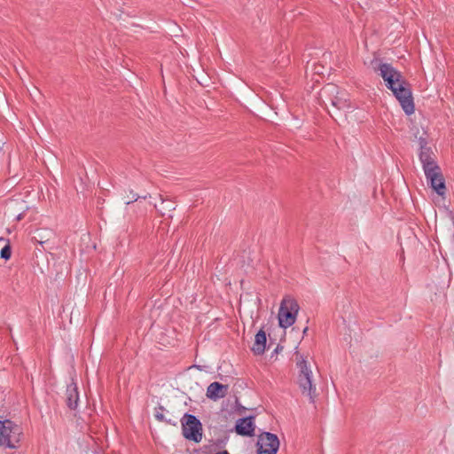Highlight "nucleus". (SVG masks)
Listing matches in <instances>:
<instances>
[{
    "label": "nucleus",
    "mask_w": 454,
    "mask_h": 454,
    "mask_svg": "<svg viewBox=\"0 0 454 454\" xmlns=\"http://www.w3.org/2000/svg\"><path fill=\"white\" fill-rule=\"evenodd\" d=\"M375 72L382 77L386 86L390 90L399 101L403 112L411 115L415 111L412 92L410 83L402 74L388 63H381L379 59L372 61Z\"/></svg>",
    "instance_id": "nucleus-1"
},
{
    "label": "nucleus",
    "mask_w": 454,
    "mask_h": 454,
    "mask_svg": "<svg viewBox=\"0 0 454 454\" xmlns=\"http://www.w3.org/2000/svg\"><path fill=\"white\" fill-rule=\"evenodd\" d=\"M419 158L422 164L425 176L431 188L439 195H443L446 192L444 178L441 168L435 160V154L432 148L428 146L426 137L419 138Z\"/></svg>",
    "instance_id": "nucleus-2"
},
{
    "label": "nucleus",
    "mask_w": 454,
    "mask_h": 454,
    "mask_svg": "<svg viewBox=\"0 0 454 454\" xmlns=\"http://www.w3.org/2000/svg\"><path fill=\"white\" fill-rule=\"evenodd\" d=\"M296 366L299 370L297 375V383L301 390L302 395L309 397L314 403L316 397V385L313 383V372L308 361L300 355L295 353Z\"/></svg>",
    "instance_id": "nucleus-3"
},
{
    "label": "nucleus",
    "mask_w": 454,
    "mask_h": 454,
    "mask_svg": "<svg viewBox=\"0 0 454 454\" xmlns=\"http://www.w3.org/2000/svg\"><path fill=\"white\" fill-rule=\"evenodd\" d=\"M23 435L20 425L10 420H2V447L4 449H18Z\"/></svg>",
    "instance_id": "nucleus-4"
},
{
    "label": "nucleus",
    "mask_w": 454,
    "mask_h": 454,
    "mask_svg": "<svg viewBox=\"0 0 454 454\" xmlns=\"http://www.w3.org/2000/svg\"><path fill=\"white\" fill-rule=\"evenodd\" d=\"M299 309L296 300L289 296L285 297L281 301L278 311L279 326L286 329L293 325L296 320Z\"/></svg>",
    "instance_id": "nucleus-5"
},
{
    "label": "nucleus",
    "mask_w": 454,
    "mask_h": 454,
    "mask_svg": "<svg viewBox=\"0 0 454 454\" xmlns=\"http://www.w3.org/2000/svg\"><path fill=\"white\" fill-rule=\"evenodd\" d=\"M181 422L184 438L200 442L202 439V425L200 421L194 415L185 413Z\"/></svg>",
    "instance_id": "nucleus-6"
},
{
    "label": "nucleus",
    "mask_w": 454,
    "mask_h": 454,
    "mask_svg": "<svg viewBox=\"0 0 454 454\" xmlns=\"http://www.w3.org/2000/svg\"><path fill=\"white\" fill-rule=\"evenodd\" d=\"M258 454H276L279 448L278 436L270 432H264L259 435Z\"/></svg>",
    "instance_id": "nucleus-7"
},
{
    "label": "nucleus",
    "mask_w": 454,
    "mask_h": 454,
    "mask_svg": "<svg viewBox=\"0 0 454 454\" xmlns=\"http://www.w3.org/2000/svg\"><path fill=\"white\" fill-rule=\"evenodd\" d=\"M229 386L215 381L208 385L206 395L208 399L217 401L227 395Z\"/></svg>",
    "instance_id": "nucleus-8"
},
{
    "label": "nucleus",
    "mask_w": 454,
    "mask_h": 454,
    "mask_svg": "<svg viewBox=\"0 0 454 454\" xmlns=\"http://www.w3.org/2000/svg\"><path fill=\"white\" fill-rule=\"evenodd\" d=\"M254 419L253 416L238 419L235 427L236 433L243 436H252L254 433Z\"/></svg>",
    "instance_id": "nucleus-9"
},
{
    "label": "nucleus",
    "mask_w": 454,
    "mask_h": 454,
    "mask_svg": "<svg viewBox=\"0 0 454 454\" xmlns=\"http://www.w3.org/2000/svg\"><path fill=\"white\" fill-rule=\"evenodd\" d=\"M65 402L70 410H76L79 403V392L75 383L72 382L67 385L65 394Z\"/></svg>",
    "instance_id": "nucleus-10"
},
{
    "label": "nucleus",
    "mask_w": 454,
    "mask_h": 454,
    "mask_svg": "<svg viewBox=\"0 0 454 454\" xmlns=\"http://www.w3.org/2000/svg\"><path fill=\"white\" fill-rule=\"evenodd\" d=\"M266 333L261 329L254 337V343L253 345L252 350L255 355H262L265 351L266 348Z\"/></svg>",
    "instance_id": "nucleus-11"
},
{
    "label": "nucleus",
    "mask_w": 454,
    "mask_h": 454,
    "mask_svg": "<svg viewBox=\"0 0 454 454\" xmlns=\"http://www.w3.org/2000/svg\"><path fill=\"white\" fill-rule=\"evenodd\" d=\"M161 200V207L158 208L157 205H155V207L157 208L158 212L160 214V215L164 216L167 215V212H171L175 209L174 202L170 200H164L160 197Z\"/></svg>",
    "instance_id": "nucleus-12"
},
{
    "label": "nucleus",
    "mask_w": 454,
    "mask_h": 454,
    "mask_svg": "<svg viewBox=\"0 0 454 454\" xmlns=\"http://www.w3.org/2000/svg\"><path fill=\"white\" fill-rule=\"evenodd\" d=\"M332 106L336 107L337 109H344L348 106V103L346 99H343L340 97H335L334 98L331 99Z\"/></svg>",
    "instance_id": "nucleus-13"
},
{
    "label": "nucleus",
    "mask_w": 454,
    "mask_h": 454,
    "mask_svg": "<svg viewBox=\"0 0 454 454\" xmlns=\"http://www.w3.org/2000/svg\"><path fill=\"white\" fill-rule=\"evenodd\" d=\"M164 411L165 408L163 406L159 405L158 407H156L154 412L155 419L159 421H165Z\"/></svg>",
    "instance_id": "nucleus-14"
},
{
    "label": "nucleus",
    "mask_w": 454,
    "mask_h": 454,
    "mask_svg": "<svg viewBox=\"0 0 454 454\" xmlns=\"http://www.w3.org/2000/svg\"><path fill=\"white\" fill-rule=\"evenodd\" d=\"M11 254H12V249H11V246L8 242L4 247H2V259L8 260V259H10Z\"/></svg>",
    "instance_id": "nucleus-15"
},
{
    "label": "nucleus",
    "mask_w": 454,
    "mask_h": 454,
    "mask_svg": "<svg viewBox=\"0 0 454 454\" xmlns=\"http://www.w3.org/2000/svg\"><path fill=\"white\" fill-rule=\"evenodd\" d=\"M337 90H338V88L335 85H333V84H328L327 87H325L324 89V92L325 93L327 92V93H330V94H333L334 92H337Z\"/></svg>",
    "instance_id": "nucleus-16"
},
{
    "label": "nucleus",
    "mask_w": 454,
    "mask_h": 454,
    "mask_svg": "<svg viewBox=\"0 0 454 454\" xmlns=\"http://www.w3.org/2000/svg\"><path fill=\"white\" fill-rule=\"evenodd\" d=\"M139 198H140V197H139V196H137V194H133V197H131V200H128V201L126 202V204H130V203H132V202H134V201H137Z\"/></svg>",
    "instance_id": "nucleus-17"
},
{
    "label": "nucleus",
    "mask_w": 454,
    "mask_h": 454,
    "mask_svg": "<svg viewBox=\"0 0 454 454\" xmlns=\"http://www.w3.org/2000/svg\"><path fill=\"white\" fill-rule=\"evenodd\" d=\"M21 218H22V215H21V214H20V215L17 216V219H18V220H21Z\"/></svg>",
    "instance_id": "nucleus-18"
},
{
    "label": "nucleus",
    "mask_w": 454,
    "mask_h": 454,
    "mask_svg": "<svg viewBox=\"0 0 454 454\" xmlns=\"http://www.w3.org/2000/svg\"><path fill=\"white\" fill-rule=\"evenodd\" d=\"M130 193H131V194H130V197H133V194H135V193L133 192V191H130Z\"/></svg>",
    "instance_id": "nucleus-19"
},
{
    "label": "nucleus",
    "mask_w": 454,
    "mask_h": 454,
    "mask_svg": "<svg viewBox=\"0 0 454 454\" xmlns=\"http://www.w3.org/2000/svg\"><path fill=\"white\" fill-rule=\"evenodd\" d=\"M307 330H308V328L306 327V328L304 329L303 333H307Z\"/></svg>",
    "instance_id": "nucleus-20"
}]
</instances>
